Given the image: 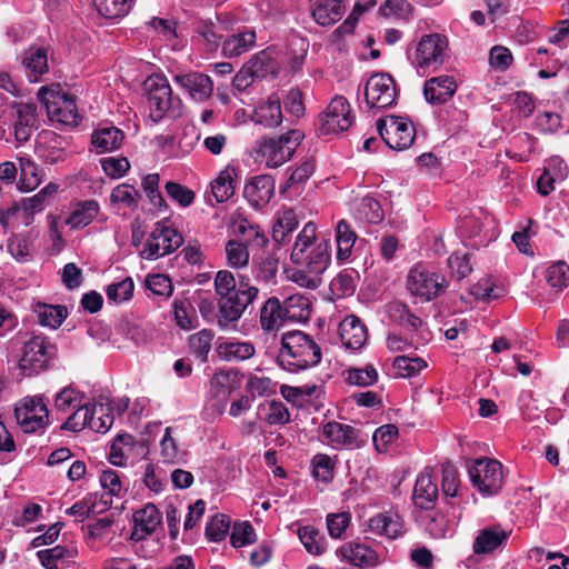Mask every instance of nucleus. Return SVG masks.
Here are the masks:
<instances>
[{
	"label": "nucleus",
	"mask_w": 569,
	"mask_h": 569,
	"mask_svg": "<svg viewBox=\"0 0 569 569\" xmlns=\"http://www.w3.org/2000/svg\"><path fill=\"white\" fill-rule=\"evenodd\" d=\"M295 268L290 280L300 287L316 289L321 283V274L331 261L330 246L327 240L317 238V227L308 222L298 233L290 253Z\"/></svg>",
	"instance_id": "nucleus-1"
},
{
	"label": "nucleus",
	"mask_w": 569,
	"mask_h": 569,
	"mask_svg": "<svg viewBox=\"0 0 569 569\" xmlns=\"http://www.w3.org/2000/svg\"><path fill=\"white\" fill-rule=\"evenodd\" d=\"M321 348L308 333L293 330L282 335L277 357L279 366L289 372H299L320 363Z\"/></svg>",
	"instance_id": "nucleus-2"
},
{
	"label": "nucleus",
	"mask_w": 569,
	"mask_h": 569,
	"mask_svg": "<svg viewBox=\"0 0 569 569\" xmlns=\"http://www.w3.org/2000/svg\"><path fill=\"white\" fill-rule=\"evenodd\" d=\"M407 58L420 76L436 72L449 58V41L445 34L429 33L408 47Z\"/></svg>",
	"instance_id": "nucleus-3"
},
{
	"label": "nucleus",
	"mask_w": 569,
	"mask_h": 569,
	"mask_svg": "<svg viewBox=\"0 0 569 569\" xmlns=\"http://www.w3.org/2000/svg\"><path fill=\"white\" fill-rule=\"evenodd\" d=\"M259 289L248 276L238 278V291L233 295L218 297V326L221 329L234 328L246 309L258 298Z\"/></svg>",
	"instance_id": "nucleus-4"
},
{
	"label": "nucleus",
	"mask_w": 569,
	"mask_h": 569,
	"mask_svg": "<svg viewBox=\"0 0 569 569\" xmlns=\"http://www.w3.org/2000/svg\"><path fill=\"white\" fill-rule=\"evenodd\" d=\"M305 134L298 129L273 137H263L257 147L260 161L268 168L276 169L288 162L303 140Z\"/></svg>",
	"instance_id": "nucleus-5"
},
{
	"label": "nucleus",
	"mask_w": 569,
	"mask_h": 569,
	"mask_svg": "<svg viewBox=\"0 0 569 569\" xmlns=\"http://www.w3.org/2000/svg\"><path fill=\"white\" fill-rule=\"evenodd\" d=\"M144 91L150 109V118L159 122L167 114L174 117L180 104L179 98L172 97V90L168 79L163 74H151L144 81Z\"/></svg>",
	"instance_id": "nucleus-6"
},
{
	"label": "nucleus",
	"mask_w": 569,
	"mask_h": 569,
	"mask_svg": "<svg viewBox=\"0 0 569 569\" xmlns=\"http://www.w3.org/2000/svg\"><path fill=\"white\" fill-rule=\"evenodd\" d=\"M355 121L350 103L343 96H336L319 114L316 131L319 136L338 134L348 130Z\"/></svg>",
	"instance_id": "nucleus-7"
},
{
	"label": "nucleus",
	"mask_w": 569,
	"mask_h": 569,
	"mask_svg": "<svg viewBox=\"0 0 569 569\" xmlns=\"http://www.w3.org/2000/svg\"><path fill=\"white\" fill-rule=\"evenodd\" d=\"M447 287L448 281L445 276L422 264L411 268L407 276V289L410 295L425 302L436 299Z\"/></svg>",
	"instance_id": "nucleus-8"
},
{
	"label": "nucleus",
	"mask_w": 569,
	"mask_h": 569,
	"mask_svg": "<svg viewBox=\"0 0 569 569\" xmlns=\"http://www.w3.org/2000/svg\"><path fill=\"white\" fill-rule=\"evenodd\" d=\"M56 353V347L42 336H33L24 342L19 358V369L28 376L44 370Z\"/></svg>",
	"instance_id": "nucleus-9"
},
{
	"label": "nucleus",
	"mask_w": 569,
	"mask_h": 569,
	"mask_svg": "<svg viewBox=\"0 0 569 569\" xmlns=\"http://www.w3.org/2000/svg\"><path fill=\"white\" fill-rule=\"evenodd\" d=\"M182 243V234L176 228L166 221L157 222L141 251V257L156 260L176 251Z\"/></svg>",
	"instance_id": "nucleus-10"
},
{
	"label": "nucleus",
	"mask_w": 569,
	"mask_h": 569,
	"mask_svg": "<svg viewBox=\"0 0 569 569\" xmlns=\"http://www.w3.org/2000/svg\"><path fill=\"white\" fill-rule=\"evenodd\" d=\"M38 98L46 107L50 120L67 126H77L80 122L81 118L72 96L41 87Z\"/></svg>",
	"instance_id": "nucleus-11"
},
{
	"label": "nucleus",
	"mask_w": 569,
	"mask_h": 569,
	"mask_svg": "<svg viewBox=\"0 0 569 569\" xmlns=\"http://www.w3.org/2000/svg\"><path fill=\"white\" fill-rule=\"evenodd\" d=\"M321 440L335 450H357L367 445L368 435L351 425L332 420L322 425Z\"/></svg>",
	"instance_id": "nucleus-12"
},
{
	"label": "nucleus",
	"mask_w": 569,
	"mask_h": 569,
	"mask_svg": "<svg viewBox=\"0 0 569 569\" xmlns=\"http://www.w3.org/2000/svg\"><path fill=\"white\" fill-rule=\"evenodd\" d=\"M376 126L381 139L393 150H405L415 140V128L406 118L387 116L380 118Z\"/></svg>",
	"instance_id": "nucleus-13"
},
{
	"label": "nucleus",
	"mask_w": 569,
	"mask_h": 569,
	"mask_svg": "<svg viewBox=\"0 0 569 569\" xmlns=\"http://www.w3.org/2000/svg\"><path fill=\"white\" fill-rule=\"evenodd\" d=\"M397 90L388 73L372 74L365 84V101L369 109H386L396 103Z\"/></svg>",
	"instance_id": "nucleus-14"
},
{
	"label": "nucleus",
	"mask_w": 569,
	"mask_h": 569,
	"mask_svg": "<svg viewBox=\"0 0 569 569\" xmlns=\"http://www.w3.org/2000/svg\"><path fill=\"white\" fill-rule=\"evenodd\" d=\"M14 417L26 433L44 429L49 422V411L41 397H32L16 407Z\"/></svg>",
	"instance_id": "nucleus-15"
},
{
	"label": "nucleus",
	"mask_w": 569,
	"mask_h": 569,
	"mask_svg": "<svg viewBox=\"0 0 569 569\" xmlns=\"http://www.w3.org/2000/svg\"><path fill=\"white\" fill-rule=\"evenodd\" d=\"M368 528L373 535L395 540L406 532L405 520L396 508H390L372 516L368 521Z\"/></svg>",
	"instance_id": "nucleus-16"
},
{
	"label": "nucleus",
	"mask_w": 569,
	"mask_h": 569,
	"mask_svg": "<svg viewBox=\"0 0 569 569\" xmlns=\"http://www.w3.org/2000/svg\"><path fill=\"white\" fill-rule=\"evenodd\" d=\"M498 461L495 459H477L469 468V476L475 487L485 495L492 496L498 491L496 471Z\"/></svg>",
	"instance_id": "nucleus-17"
},
{
	"label": "nucleus",
	"mask_w": 569,
	"mask_h": 569,
	"mask_svg": "<svg viewBox=\"0 0 569 569\" xmlns=\"http://www.w3.org/2000/svg\"><path fill=\"white\" fill-rule=\"evenodd\" d=\"M173 80L196 101H206L211 97L213 91L211 78L201 72L177 73Z\"/></svg>",
	"instance_id": "nucleus-18"
},
{
	"label": "nucleus",
	"mask_w": 569,
	"mask_h": 569,
	"mask_svg": "<svg viewBox=\"0 0 569 569\" xmlns=\"http://www.w3.org/2000/svg\"><path fill=\"white\" fill-rule=\"evenodd\" d=\"M161 512L153 503H147L133 513V529L130 535L132 541H141L152 535L161 523Z\"/></svg>",
	"instance_id": "nucleus-19"
},
{
	"label": "nucleus",
	"mask_w": 569,
	"mask_h": 569,
	"mask_svg": "<svg viewBox=\"0 0 569 569\" xmlns=\"http://www.w3.org/2000/svg\"><path fill=\"white\" fill-rule=\"evenodd\" d=\"M13 133L18 143L29 140L33 130L37 129L38 116L34 103H14Z\"/></svg>",
	"instance_id": "nucleus-20"
},
{
	"label": "nucleus",
	"mask_w": 569,
	"mask_h": 569,
	"mask_svg": "<svg viewBox=\"0 0 569 569\" xmlns=\"http://www.w3.org/2000/svg\"><path fill=\"white\" fill-rule=\"evenodd\" d=\"M256 42V30L253 28L243 27L229 34L221 42V52L226 58H237L250 51Z\"/></svg>",
	"instance_id": "nucleus-21"
},
{
	"label": "nucleus",
	"mask_w": 569,
	"mask_h": 569,
	"mask_svg": "<svg viewBox=\"0 0 569 569\" xmlns=\"http://www.w3.org/2000/svg\"><path fill=\"white\" fill-rule=\"evenodd\" d=\"M342 346L350 351H358L367 342V328L356 316L346 317L339 325Z\"/></svg>",
	"instance_id": "nucleus-22"
},
{
	"label": "nucleus",
	"mask_w": 569,
	"mask_h": 569,
	"mask_svg": "<svg viewBox=\"0 0 569 569\" xmlns=\"http://www.w3.org/2000/svg\"><path fill=\"white\" fill-rule=\"evenodd\" d=\"M274 193V180L269 174L253 177L243 190L244 198L254 208L266 206Z\"/></svg>",
	"instance_id": "nucleus-23"
},
{
	"label": "nucleus",
	"mask_w": 569,
	"mask_h": 569,
	"mask_svg": "<svg viewBox=\"0 0 569 569\" xmlns=\"http://www.w3.org/2000/svg\"><path fill=\"white\" fill-rule=\"evenodd\" d=\"M457 83L451 76H438L428 79L423 86V96L429 103L442 104L453 97Z\"/></svg>",
	"instance_id": "nucleus-24"
},
{
	"label": "nucleus",
	"mask_w": 569,
	"mask_h": 569,
	"mask_svg": "<svg viewBox=\"0 0 569 569\" xmlns=\"http://www.w3.org/2000/svg\"><path fill=\"white\" fill-rule=\"evenodd\" d=\"M297 227L298 219L292 209L278 212L272 228V249L281 252L282 247L290 242L291 233Z\"/></svg>",
	"instance_id": "nucleus-25"
},
{
	"label": "nucleus",
	"mask_w": 569,
	"mask_h": 569,
	"mask_svg": "<svg viewBox=\"0 0 569 569\" xmlns=\"http://www.w3.org/2000/svg\"><path fill=\"white\" fill-rule=\"evenodd\" d=\"M338 553L357 567H373L379 562L378 553L369 546L358 541H351L340 547Z\"/></svg>",
	"instance_id": "nucleus-26"
},
{
	"label": "nucleus",
	"mask_w": 569,
	"mask_h": 569,
	"mask_svg": "<svg viewBox=\"0 0 569 569\" xmlns=\"http://www.w3.org/2000/svg\"><path fill=\"white\" fill-rule=\"evenodd\" d=\"M238 178L237 168L231 166H227L219 172L217 178L210 183V193L216 202H226L234 194Z\"/></svg>",
	"instance_id": "nucleus-27"
},
{
	"label": "nucleus",
	"mask_w": 569,
	"mask_h": 569,
	"mask_svg": "<svg viewBox=\"0 0 569 569\" xmlns=\"http://www.w3.org/2000/svg\"><path fill=\"white\" fill-rule=\"evenodd\" d=\"M282 119L281 101L277 94L269 96L254 109V122L266 128H276L280 126Z\"/></svg>",
	"instance_id": "nucleus-28"
},
{
	"label": "nucleus",
	"mask_w": 569,
	"mask_h": 569,
	"mask_svg": "<svg viewBox=\"0 0 569 569\" xmlns=\"http://www.w3.org/2000/svg\"><path fill=\"white\" fill-rule=\"evenodd\" d=\"M216 351L221 360L231 362L250 359L253 357L256 349L250 341L231 339L218 341Z\"/></svg>",
	"instance_id": "nucleus-29"
},
{
	"label": "nucleus",
	"mask_w": 569,
	"mask_h": 569,
	"mask_svg": "<svg viewBox=\"0 0 569 569\" xmlns=\"http://www.w3.org/2000/svg\"><path fill=\"white\" fill-rule=\"evenodd\" d=\"M123 139L124 134L120 129L113 126H104L92 132L91 143L98 153H104L120 148Z\"/></svg>",
	"instance_id": "nucleus-30"
},
{
	"label": "nucleus",
	"mask_w": 569,
	"mask_h": 569,
	"mask_svg": "<svg viewBox=\"0 0 569 569\" xmlns=\"http://www.w3.org/2000/svg\"><path fill=\"white\" fill-rule=\"evenodd\" d=\"M345 10L341 0H316L311 13L318 24L327 27L338 22Z\"/></svg>",
	"instance_id": "nucleus-31"
},
{
	"label": "nucleus",
	"mask_w": 569,
	"mask_h": 569,
	"mask_svg": "<svg viewBox=\"0 0 569 569\" xmlns=\"http://www.w3.org/2000/svg\"><path fill=\"white\" fill-rule=\"evenodd\" d=\"M18 189L22 192L34 190L42 181L41 169L28 154L20 156L18 158Z\"/></svg>",
	"instance_id": "nucleus-32"
},
{
	"label": "nucleus",
	"mask_w": 569,
	"mask_h": 569,
	"mask_svg": "<svg viewBox=\"0 0 569 569\" xmlns=\"http://www.w3.org/2000/svg\"><path fill=\"white\" fill-rule=\"evenodd\" d=\"M30 82H37L48 72V56L44 48L31 47L21 61Z\"/></svg>",
	"instance_id": "nucleus-33"
},
{
	"label": "nucleus",
	"mask_w": 569,
	"mask_h": 569,
	"mask_svg": "<svg viewBox=\"0 0 569 569\" xmlns=\"http://www.w3.org/2000/svg\"><path fill=\"white\" fill-rule=\"evenodd\" d=\"M336 258L340 262L350 260L358 236L346 220L338 221L336 226Z\"/></svg>",
	"instance_id": "nucleus-34"
},
{
	"label": "nucleus",
	"mask_w": 569,
	"mask_h": 569,
	"mask_svg": "<svg viewBox=\"0 0 569 569\" xmlns=\"http://www.w3.org/2000/svg\"><path fill=\"white\" fill-rule=\"evenodd\" d=\"M280 259V252L272 249L271 251L264 252V256L253 259L252 272L257 281L263 283L274 282L278 264Z\"/></svg>",
	"instance_id": "nucleus-35"
},
{
	"label": "nucleus",
	"mask_w": 569,
	"mask_h": 569,
	"mask_svg": "<svg viewBox=\"0 0 569 569\" xmlns=\"http://www.w3.org/2000/svg\"><path fill=\"white\" fill-rule=\"evenodd\" d=\"M438 497L437 485L432 481L428 472L418 476L413 489V502L421 509L432 508Z\"/></svg>",
	"instance_id": "nucleus-36"
},
{
	"label": "nucleus",
	"mask_w": 569,
	"mask_h": 569,
	"mask_svg": "<svg viewBox=\"0 0 569 569\" xmlns=\"http://www.w3.org/2000/svg\"><path fill=\"white\" fill-rule=\"evenodd\" d=\"M283 307L276 297L269 298L260 309V325L264 331L278 330L287 321Z\"/></svg>",
	"instance_id": "nucleus-37"
},
{
	"label": "nucleus",
	"mask_w": 569,
	"mask_h": 569,
	"mask_svg": "<svg viewBox=\"0 0 569 569\" xmlns=\"http://www.w3.org/2000/svg\"><path fill=\"white\" fill-rule=\"evenodd\" d=\"M385 313L390 321L411 330H418L422 326V320L411 313L407 305L399 300L386 305Z\"/></svg>",
	"instance_id": "nucleus-38"
},
{
	"label": "nucleus",
	"mask_w": 569,
	"mask_h": 569,
	"mask_svg": "<svg viewBox=\"0 0 569 569\" xmlns=\"http://www.w3.org/2000/svg\"><path fill=\"white\" fill-rule=\"evenodd\" d=\"M33 311L38 317L39 325L50 329L60 327L68 316L67 308L61 305L37 302L33 307Z\"/></svg>",
	"instance_id": "nucleus-39"
},
{
	"label": "nucleus",
	"mask_w": 569,
	"mask_h": 569,
	"mask_svg": "<svg viewBox=\"0 0 569 569\" xmlns=\"http://www.w3.org/2000/svg\"><path fill=\"white\" fill-rule=\"evenodd\" d=\"M283 315L287 321L303 322L308 321L311 315L310 300L302 295H292L283 303Z\"/></svg>",
	"instance_id": "nucleus-40"
},
{
	"label": "nucleus",
	"mask_w": 569,
	"mask_h": 569,
	"mask_svg": "<svg viewBox=\"0 0 569 569\" xmlns=\"http://www.w3.org/2000/svg\"><path fill=\"white\" fill-rule=\"evenodd\" d=\"M244 67L251 78H266L269 74L276 76L278 72V64L268 50L254 54Z\"/></svg>",
	"instance_id": "nucleus-41"
},
{
	"label": "nucleus",
	"mask_w": 569,
	"mask_h": 569,
	"mask_svg": "<svg viewBox=\"0 0 569 569\" xmlns=\"http://www.w3.org/2000/svg\"><path fill=\"white\" fill-rule=\"evenodd\" d=\"M99 213V203L96 200H86L77 203L66 220L71 229L87 227Z\"/></svg>",
	"instance_id": "nucleus-42"
},
{
	"label": "nucleus",
	"mask_w": 569,
	"mask_h": 569,
	"mask_svg": "<svg viewBox=\"0 0 569 569\" xmlns=\"http://www.w3.org/2000/svg\"><path fill=\"white\" fill-rule=\"evenodd\" d=\"M112 506V500H106L102 496L99 503L94 500L91 501V498H84L73 506L66 510V513L69 516H73L76 521L82 522L87 518H89L93 513L102 512L110 509Z\"/></svg>",
	"instance_id": "nucleus-43"
},
{
	"label": "nucleus",
	"mask_w": 569,
	"mask_h": 569,
	"mask_svg": "<svg viewBox=\"0 0 569 569\" xmlns=\"http://www.w3.org/2000/svg\"><path fill=\"white\" fill-rule=\"evenodd\" d=\"M498 549V529L488 527L478 531L473 543L472 551L477 557H485L493 553Z\"/></svg>",
	"instance_id": "nucleus-44"
},
{
	"label": "nucleus",
	"mask_w": 569,
	"mask_h": 569,
	"mask_svg": "<svg viewBox=\"0 0 569 569\" xmlns=\"http://www.w3.org/2000/svg\"><path fill=\"white\" fill-rule=\"evenodd\" d=\"M359 274L353 269L340 271L330 282V290L338 298L352 296L356 291Z\"/></svg>",
	"instance_id": "nucleus-45"
},
{
	"label": "nucleus",
	"mask_w": 569,
	"mask_h": 569,
	"mask_svg": "<svg viewBox=\"0 0 569 569\" xmlns=\"http://www.w3.org/2000/svg\"><path fill=\"white\" fill-rule=\"evenodd\" d=\"M297 535L309 553L319 556L325 552L326 539L313 526L299 527Z\"/></svg>",
	"instance_id": "nucleus-46"
},
{
	"label": "nucleus",
	"mask_w": 569,
	"mask_h": 569,
	"mask_svg": "<svg viewBox=\"0 0 569 569\" xmlns=\"http://www.w3.org/2000/svg\"><path fill=\"white\" fill-rule=\"evenodd\" d=\"M257 416H264L269 425H286L290 421V413L282 401L272 400L260 403L257 409Z\"/></svg>",
	"instance_id": "nucleus-47"
},
{
	"label": "nucleus",
	"mask_w": 569,
	"mask_h": 569,
	"mask_svg": "<svg viewBox=\"0 0 569 569\" xmlns=\"http://www.w3.org/2000/svg\"><path fill=\"white\" fill-rule=\"evenodd\" d=\"M97 415V407L81 405L61 426L62 429L78 432L89 427L91 429L92 416Z\"/></svg>",
	"instance_id": "nucleus-48"
},
{
	"label": "nucleus",
	"mask_w": 569,
	"mask_h": 569,
	"mask_svg": "<svg viewBox=\"0 0 569 569\" xmlns=\"http://www.w3.org/2000/svg\"><path fill=\"white\" fill-rule=\"evenodd\" d=\"M213 338L214 333L210 329H202L189 337L190 351L201 362L208 361Z\"/></svg>",
	"instance_id": "nucleus-49"
},
{
	"label": "nucleus",
	"mask_w": 569,
	"mask_h": 569,
	"mask_svg": "<svg viewBox=\"0 0 569 569\" xmlns=\"http://www.w3.org/2000/svg\"><path fill=\"white\" fill-rule=\"evenodd\" d=\"M98 12L107 19H118L127 16L132 0H93Z\"/></svg>",
	"instance_id": "nucleus-50"
},
{
	"label": "nucleus",
	"mask_w": 569,
	"mask_h": 569,
	"mask_svg": "<svg viewBox=\"0 0 569 569\" xmlns=\"http://www.w3.org/2000/svg\"><path fill=\"white\" fill-rule=\"evenodd\" d=\"M227 263L233 269H241L248 266L250 253L246 243L238 240H229L226 243Z\"/></svg>",
	"instance_id": "nucleus-51"
},
{
	"label": "nucleus",
	"mask_w": 569,
	"mask_h": 569,
	"mask_svg": "<svg viewBox=\"0 0 569 569\" xmlns=\"http://www.w3.org/2000/svg\"><path fill=\"white\" fill-rule=\"evenodd\" d=\"M139 199V191L134 188V186L127 182L114 187L110 194V201L112 204H120L131 209L138 207Z\"/></svg>",
	"instance_id": "nucleus-52"
},
{
	"label": "nucleus",
	"mask_w": 569,
	"mask_h": 569,
	"mask_svg": "<svg viewBox=\"0 0 569 569\" xmlns=\"http://www.w3.org/2000/svg\"><path fill=\"white\" fill-rule=\"evenodd\" d=\"M171 427H167L160 440V456L164 463H179L184 458V452L178 448L177 441L171 436Z\"/></svg>",
	"instance_id": "nucleus-53"
},
{
	"label": "nucleus",
	"mask_w": 569,
	"mask_h": 569,
	"mask_svg": "<svg viewBox=\"0 0 569 569\" xmlns=\"http://www.w3.org/2000/svg\"><path fill=\"white\" fill-rule=\"evenodd\" d=\"M84 396L72 386L61 389L54 397V407L61 412L77 409L82 405Z\"/></svg>",
	"instance_id": "nucleus-54"
},
{
	"label": "nucleus",
	"mask_w": 569,
	"mask_h": 569,
	"mask_svg": "<svg viewBox=\"0 0 569 569\" xmlns=\"http://www.w3.org/2000/svg\"><path fill=\"white\" fill-rule=\"evenodd\" d=\"M425 360L421 358L408 357V356H399L393 360L392 369L393 373L400 378H409L418 373L426 367Z\"/></svg>",
	"instance_id": "nucleus-55"
},
{
	"label": "nucleus",
	"mask_w": 569,
	"mask_h": 569,
	"mask_svg": "<svg viewBox=\"0 0 569 569\" xmlns=\"http://www.w3.org/2000/svg\"><path fill=\"white\" fill-rule=\"evenodd\" d=\"M133 445V437L124 433L119 435L112 442L109 451V461L113 466L122 467L127 461V451H130Z\"/></svg>",
	"instance_id": "nucleus-56"
},
{
	"label": "nucleus",
	"mask_w": 569,
	"mask_h": 569,
	"mask_svg": "<svg viewBox=\"0 0 569 569\" xmlns=\"http://www.w3.org/2000/svg\"><path fill=\"white\" fill-rule=\"evenodd\" d=\"M257 541L254 528L249 521L236 522L230 535L233 548H241Z\"/></svg>",
	"instance_id": "nucleus-57"
},
{
	"label": "nucleus",
	"mask_w": 569,
	"mask_h": 569,
	"mask_svg": "<svg viewBox=\"0 0 569 569\" xmlns=\"http://www.w3.org/2000/svg\"><path fill=\"white\" fill-rule=\"evenodd\" d=\"M313 477L328 483L333 478L335 462L332 458L326 453H317L311 460Z\"/></svg>",
	"instance_id": "nucleus-58"
},
{
	"label": "nucleus",
	"mask_w": 569,
	"mask_h": 569,
	"mask_svg": "<svg viewBox=\"0 0 569 569\" xmlns=\"http://www.w3.org/2000/svg\"><path fill=\"white\" fill-rule=\"evenodd\" d=\"M230 530V519L222 513L214 515L206 526V537L213 542L222 541Z\"/></svg>",
	"instance_id": "nucleus-59"
},
{
	"label": "nucleus",
	"mask_w": 569,
	"mask_h": 569,
	"mask_svg": "<svg viewBox=\"0 0 569 569\" xmlns=\"http://www.w3.org/2000/svg\"><path fill=\"white\" fill-rule=\"evenodd\" d=\"M134 290L133 280L128 277L120 281L112 282L107 287V298L114 303H121L131 299Z\"/></svg>",
	"instance_id": "nucleus-60"
},
{
	"label": "nucleus",
	"mask_w": 569,
	"mask_h": 569,
	"mask_svg": "<svg viewBox=\"0 0 569 569\" xmlns=\"http://www.w3.org/2000/svg\"><path fill=\"white\" fill-rule=\"evenodd\" d=\"M346 380L358 387L372 386L378 380V371L371 365L365 368H350L347 370Z\"/></svg>",
	"instance_id": "nucleus-61"
},
{
	"label": "nucleus",
	"mask_w": 569,
	"mask_h": 569,
	"mask_svg": "<svg viewBox=\"0 0 569 569\" xmlns=\"http://www.w3.org/2000/svg\"><path fill=\"white\" fill-rule=\"evenodd\" d=\"M351 515L350 512L343 511L338 513H329L326 518L327 529L329 536L333 539H340L343 537L347 528L350 526Z\"/></svg>",
	"instance_id": "nucleus-62"
},
{
	"label": "nucleus",
	"mask_w": 569,
	"mask_h": 569,
	"mask_svg": "<svg viewBox=\"0 0 569 569\" xmlns=\"http://www.w3.org/2000/svg\"><path fill=\"white\" fill-rule=\"evenodd\" d=\"M246 390L253 398L268 397L276 392V385L268 377L250 376L246 383Z\"/></svg>",
	"instance_id": "nucleus-63"
},
{
	"label": "nucleus",
	"mask_w": 569,
	"mask_h": 569,
	"mask_svg": "<svg viewBox=\"0 0 569 569\" xmlns=\"http://www.w3.org/2000/svg\"><path fill=\"white\" fill-rule=\"evenodd\" d=\"M547 282L558 290L567 287L569 283V266L565 262H558L547 269Z\"/></svg>",
	"instance_id": "nucleus-64"
}]
</instances>
